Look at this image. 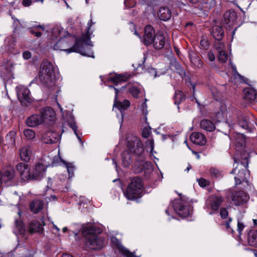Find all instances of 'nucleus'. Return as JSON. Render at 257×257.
<instances>
[{
	"label": "nucleus",
	"mask_w": 257,
	"mask_h": 257,
	"mask_svg": "<svg viewBox=\"0 0 257 257\" xmlns=\"http://www.w3.org/2000/svg\"><path fill=\"white\" fill-rule=\"evenodd\" d=\"M16 170L20 176L24 177H31L30 174V169L28 164L24 163H20L16 166Z\"/></svg>",
	"instance_id": "nucleus-23"
},
{
	"label": "nucleus",
	"mask_w": 257,
	"mask_h": 257,
	"mask_svg": "<svg viewBox=\"0 0 257 257\" xmlns=\"http://www.w3.org/2000/svg\"><path fill=\"white\" fill-rule=\"evenodd\" d=\"M149 73L154 78L157 77V73L154 68H151L149 71Z\"/></svg>",
	"instance_id": "nucleus-52"
},
{
	"label": "nucleus",
	"mask_w": 257,
	"mask_h": 257,
	"mask_svg": "<svg viewBox=\"0 0 257 257\" xmlns=\"http://www.w3.org/2000/svg\"><path fill=\"white\" fill-rule=\"evenodd\" d=\"M178 195L180 199H175L172 202V206L175 212L180 216L186 217L190 214L191 208L189 203L185 200L181 194Z\"/></svg>",
	"instance_id": "nucleus-7"
},
{
	"label": "nucleus",
	"mask_w": 257,
	"mask_h": 257,
	"mask_svg": "<svg viewBox=\"0 0 257 257\" xmlns=\"http://www.w3.org/2000/svg\"><path fill=\"white\" fill-rule=\"evenodd\" d=\"M55 73L53 66L48 61L43 62L40 68L39 79L44 85L50 87L54 84Z\"/></svg>",
	"instance_id": "nucleus-3"
},
{
	"label": "nucleus",
	"mask_w": 257,
	"mask_h": 257,
	"mask_svg": "<svg viewBox=\"0 0 257 257\" xmlns=\"http://www.w3.org/2000/svg\"><path fill=\"white\" fill-rule=\"evenodd\" d=\"M242 179V181H241L240 180V178H235V182L236 183V185L240 184L241 183H247V181L246 180V178H241Z\"/></svg>",
	"instance_id": "nucleus-53"
},
{
	"label": "nucleus",
	"mask_w": 257,
	"mask_h": 257,
	"mask_svg": "<svg viewBox=\"0 0 257 257\" xmlns=\"http://www.w3.org/2000/svg\"><path fill=\"white\" fill-rule=\"evenodd\" d=\"M66 167L68 172L69 177H72L74 175L75 167L72 163H65Z\"/></svg>",
	"instance_id": "nucleus-43"
},
{
	"label": "nucleus",
	"mask_w": 257,
	"mask_h": 257,
	"mask_svg": "<svg viewBox=\"0 0 257 257\" xmlns=\"http://www.w3.org/2000/svg\"><path fill=\"white\" fill-rule=\"evenodd\" d=\"M227 197L230 198L235 206H240L246 203L249 200V195L243 191H232L226 192Z\"/></svg>",
	"instance_id": "nucleus-8"
},
{
	"label": "nucleus",
	"mask_w": 257,
	"mask_h": 257,
	"mask_svg": "<svg viewBox=\"0 0 257 257\" xmlns=\"http://www.w3.org/2000/svg\"><path fill=\"white\" fill-rule=\"evenodd\" d=\"M31 53L30 52L26 51L23 52V56L25 59H29L31 57Z\"/></svg>",
	"instance_id": "nucleus-55"
},
{
	"label": "nucleus",
	"mask_w": 257,
	"mask_h": 257,
	"mask_svg": "<svg viewBox=\"0 0 257 257\" xmlns=\"http://www.w3.org/2000/svg\"><path fill=\"white\" fill-rule=\"evenodd\" d=\"M190 139L193 144L197 145L203 146L206 143V139L204 135L198 132L193 133Z\"/></svg>",
	"instance_id": "nucleus-19"
},
{
	"label": "nucleus",
	"mask_w": 257,
	"mask_h": 257,
	"mask_svg": "<svg viewBox=\"0 0 257 257\" xmlns=\"http://www.w3.org/2000/svg\"><path fill=\"white\" fill-rule=\"evenodd\" d=\"M199 186L201 187H205L210 184V181L204 178H199L197 180Z\"/></svg>",
	"instance_id": "nucleus-42"
},
{
	"label": "nucleus",
	"mask_w": 257,
	"mask_h": 257,
	"mask_svg": "<svg viewBox=\"0 0 257 257\" xmlns=\"http://www.w3.org/2000/svg\"><path fill=\"white\" fill-rule=\"evenodd\" d=\"M41 116L43 119V123L49 125L55 120L56 114L52 107H46L41 109Z\"/></svg>",
	"instance_id": "nucleus-10"
},
{
	"label": "nucleus",
	"mask_w": 257,
	"mask_h": 257,
	"mask_svg": "<svg viewBox=\"0 0 257 257\" xmlns=\"http://www.w3.org/2000/svg\"><path fill=\"white\" fill-rule=\"evenodd\" d=\"M168 40V36L162 32H158L155 35V37L152 43L153 47L157 50L163 49Z\"/></svg>",
	"instance_id": "nucleus-13"
},
{
	"label": "nucleus",
	"mask_w": 257,
	"mask_h": 257,
	"mask_svg": "<svg viewBox=\"0 0 257 257\" xmlns=\"http://www.w3.org/2000/svg\"><path fill=\"white\" fill-rule=\"evenodd\" d=\"M82 234L86 238V245L91 249H99L105 243L104 237L99 236L97 234L101 232L100 229L92 225L83 227Z\"/></svg>",
	"instance_id": "nucleus-1"
},
{
	"label": "nucleus",
	"mask_w": 257,
	"mask_h": 257,
	"mask_svg": "<svg viewBox=\"0 0 257 257\" xmlns=\"http://www.w3.org/2000/svg\"><path fill=\"white\" fill-rule=\"evenodd\" d=\"M16 91L19 100L21 103L26 105L32 102L30 90L23 85H19L16 87Z\"/></svg>",
	"instance_id": "nucleus-9"
},
{
	"label": "nucleus",
	"mask_w": 257,
	"mask_h": 257,
	"mask_svg": "<svg viewBox=\"0 0 257 257\" xmlns=\"http://www.w3.org/2000/svg\"><path fill=\"white\" fill-rule=\"evenodd\" d=\"M144 31L143 42L147 46L150 45L153 42L155 37V30L152 26L148 25L146 27Z\"/></svg>",
	"instance_id": "nucleus-15"
},
{
	"label": "nucleus",
	"mask_w": 257,
	"mask_h": 257,
	"mask_svg": "<svg viewBox=\"0 0 257 257\" xmlns=\"http://www.w3.org/2000/svg\"><path fill=\"white\" fill-rule=\"evenodd\" d=\"M244 228V225L243 223H242L240 220H238L237 222V231H238L239 234H240L241 232Z\"/></svg>",
	"instance_id": "nucleus-49"
},
{
	"label": "nucleus",
	"mask_w": 257,
	"mask_h": 257,
	"mask_svg": "<svg viewBox=\"0 0 257 257\" xmlns=\"http://www.w3.org/2000/svg\"><path fill=\"white\" fill-rule=\"evenodd\" d=\"M150 135V131L147 128H144L142 132V136L144 138H148Z\"/></svg>",
	"instance_id": "nucleus-51"
},
{
	"label": "nucleus",
	"mask_w": 257,
	"mask_h": 257,
	"mask_svg": "<svg viewBox=\"0 0 257 257\" xmlns=\"http://www.w3.org/2000/svg\"><path fill=\"white\" fill-rule=\"evenodd\" d=\"M16 250H20L22 251L23 252L22 254L24 256H26L28 252V249L24 246H17Z\"/></svg>",
	"instance_id": "nucleus-50"
},
{
	"label": "nucleus",
	"mask_w": 257,
	"mask_h": 257,
	"mask_svg": "<svg viewBox=\"0 0 257 257\" xmlns=\"http://www.w3.org/2000/svg\"><path fill=\"white\" fill-rule=\"evenodd\" d=\"M43 208V203L39 200H35L30 204V209L34 213H38Z\"/></svg>",
	"instance_id": "nucleus-30"
},
{
	"label": "nucleus",
	"mask_w": 257,
	"mask_h": 257,
	"mask_svg": "<svg viewBox=\"0 0 257 257\" xmlns=\"http://www.w3.org/2000/svg\"><path fill=\"white\" fill-rule=\"evenodd\" d=\"M62 29L58 27H54L52 31V39L53 41H57V44L59 43L60 44L64 42V40H62V37L61 36Z\"/></svg>",
	"instance_id": "nucleus-26"
},
{
	"label": "nucleus",
	"mask_w": 257,
	"mask_h": 257,
	"mask_svg": "<svg viewBox=\"0 0 257 257\" xmlns=\"http://www.w3.org/2000/svg\"><path fill=\"white\" fill-rule=\"evenodd\" d=\"M158 15L161 20L166 21L171 18V12L168 8L161 7L158 13Z\"/></svg>",
	"instance_id": "nucleus-27"
},
{
	"label": "nucleus",
	"mask_w": 257,
	"mask_h": 257,
	"mask_svg": "<svg viewBox=\"0 0 257 257\" xmlns=\"http://www.w3.org/2000/svg\"><path fill=\"white\" fill-rule=\"evenodd\" d=\"M231 67L232 69L233 73L234 75H237L239 77H241V76L237 72L236 67L233 64L230 63Z\"/></svg>",
	"instance_id": "nucleus-56"
},
{
	"label": "nucleus",
	"mask_w": 257,
	"mask_h": 257,
	"mask_svg": "<svg viewBox=\"0 0 257 257\" xmlns=\"http://www.w3.org/2000/svg\"><path fill=\"white\" fill-rule=\"evenodd\" d=\"M210 174L212 176H214L215 177L223 176L224 174L222 171H219V170L212 168L210 169Z\"/></svg>",
	"instance_id": "nucleus-44"
},
{
	"label": "nucleus",
	"mask_w": 257,
	"mask_h": 257,
	"mask_svg": "<svg viewBox=\"0 0 257 257\" xmlns=\"http://www.w3.org/2000/svg\"><path fill=\"white\" fill-rule=\"evenodd\" d=\"M127 147L130 151L136 155L140 159L138 162L140 164L137 167V164H135L133 168V170L136 173H140L143 169L144 157L143 154L145 152V150L143 143L140 139L136 136H131L130 138H127Z\"/></svg>",
	"instance_id": "nucleus-2"
},
{
	"label": "nucleus",
	"mask_w": 257,
	"mask_h": 257,
	"mask_svg": "<svg viewBox=\"0 0 257 257\" xmlns=\"http://www.w3.org/2000/svg\"><path fill=\"white\" fill-rule=\"evenodd\" d=\"M85 44L87 45L92 46V42L90 40V38L87 35L83 36L80 40H77L74 46L70 49H63V51L70 53L72 52H75L80 53L83 56L94 58L92 53L88 54L85 52V50L83 47V44Z\"/></svg>",
	"instance_id": "nucleus-6"
},
{
	"label": "nucleus",
	"mask_w": 257,
	"mask_h": 257,
	"mask_svg": "<svg viewBox=\"0 0 257 257\" xmlns=\"http://www.w3.org/2000/svg\"><path fill=\"white\" fill-rule=\"evenodd\" d=\"M190 60L193 65L198 68H200L203 66V62L200 57L197 55L190 57Z\"/></svg>",
	"instance_id": "nucleus-36"
},
{
	"label": "nucleus",
	"mask_w": 257,
	"mask_h": 257,
	"mask_svg": "<svg viewBox=\"0 0 257 257\" xmlns=\"http://www.w3.org/2000/svg\"><path fill=\"white\" fill-rule=\"evenodd\" d=\"M232 219L229 218L228 220L225 221L223 223V225L225 226L226 228L229 231V229L230 228V223L231 222Z\"/></svg>",
	"instance_id": "nucleus-58"
},
{
	"label": "nucleus",
	"mask_w": 257,
	"mask_h": 257,
	"mask_svg": "<svg viewBox=\"0 0 257 257\" xmlns=\"http://www.w3.org/2000/svg\"><path fill=\"white\" fill-rule=\"evenodd\" d=\"M147 144L150 146L151 148V154L152 155L154 156V153L156 154V152L154 151V141L153 139L148 140L147 142Z\"/></svg>",
	"instance_id": "nucleus-47"
},
{
	"label": "nucleus",
	"mask_w": 257,
	"mask_h": 257,
	"mask_svg": "<svg viewBox=\"0 0 257 257\" xmlns=\"http://www.w3.org/2000/svg\"><path fill=\"white\" fill-rule=\"evenodd\" d=\"M69 125L72 128V130H73V131H74L75 134L76 135V136H77V138L79 139L80 142L82 143V141H81L80 138L79 137V136H78V134L77 133V127L75 123L74 122H70L69 123Z\"/></svg>",
	"instance_id": "nucleus-45"
},
{
	"label": "nucleus",
	"mask_w": 257,
	"mask_h": 257,
	"mask_svg": "<svg viewBox=\"0 0 257 257\" xmlns=\"http://www.w3.org/2000/svg\"><path fill=\"white\" fill-rule=\"evenodd\" d=\"M185 99V96L180 90L175 91L174 95L175 104L178 105Z\"/></svg>",
	"instance_id": "nucleus-37"
},
{
	"label": "nucleus",
	"mask_w": 257,
	"mask_h": 257,
	"mask_svg": "<svg viewBox=\"0 0 257 257\" xmlns=\"http://www.w3.org/2000/svg\"><path fill=\"white\" fill-rule=\"evenodd\" d=\"M200 127L207 132H213L215 129L214 124L210 120L203 119L200 123Z\"/></svg>",
	"instance_id": "nucleus-29"
},
{
	"label": "nucleus",
	"mask_w": 257,
	"mask_h": 257,
	"mask_svg": "<svg viewBox=\"0 0 257 257\" xmlns=\"http://www.w3.org/2000/svg\"><path fill=\"white\" fill-rule=\"evenodd\" d=\"M61 257H73V256L68 253H64L62 254Z\"/></svg>",
	"instance_id": "nucleus-64"
},
{
	"label": "nucleus",
	"mask_w": 257,
	"mask_h": 257,
	"mask_svg": "<svg viewBox=\"0 0 257 257\" xmlns=\"http://www.w3.org/2000/svg\"><path fill=\"white\" fill-rule=\"evenodd\" d=\"M14 175L15 170L11 166L5 168L2 172L0 171V177H13Z\"/></svg>",
	"instance_id": "nucleus-35"
},
{
	"label": "nucleus",
	"mask_w": 257,
	"mask_h": 257,
	"mask_svg": "<svg viewBox=\"0 0 257 257\" xmlns=\"http://www.w3.org/2000/svg\"><path fill=\"white\" fill-rule=\"evenodd\" d=\"M223 201V198L221 196H212L206 200L205 207L208 211L209 210L217 211Z\"/></svg>",
	"instance_id": "nucleus-12"
},
{
	"label": "nucleus",
	"mask_w": 257,
	"mask_h": 257,
	"mask_svg": "<svg viewBox=\"0 0 257 257\" xmlns=\"http://www.w3.org/2000/svg\"><path fill=\"white\" fill-rule=\"evenodd\" d=\"M16 133L14 132H10L6 137V140L8 143L10 145L15 144V135Z\"/></svg>",
	"instance_id": "nucleus-39"
},
{
	"label": "nucleus",
	"mask_w": 257,
	"mask_h": 257,
	"mask_svg": "<svg viewBox=\"0 0 257 257\" xmlns=\"http://www.w3.org/2000/svg\"><path fill=\"white\" fill-rule=\"evenodd\" d=\"M144 191V184L142 178H133L124 192L128 200H134L142 196Z\"/></svg>",
	"instance_id": "nucleus-4"
},
{
	"label": "nucleus",
	"mask_w": 257,
	"mask_h": 257,
	"mask_svg": "<svg viewBox=\"0 0 257 257\" xmlns=\"http://www.w3.org/2000/svg\"><path fill=\"white\" fill-rule=\"evenodd\" d=\"M109 88H113L115 90V97L113 106L117 107L120 111L125 110L130 105V102L127 100H124L122 102L117 101L118 90L112 86H109Z\"/></svg>",
	"instance_id": "nucleus-17"
},
{
	"label": "nucleus",
	"mask_w": 257,
	"mask_h": 257,
	"mask_svg": "<svg viewBox=\"0 0 257 257\" xmlns=\"http://www.w3.org/2000/svg\"><path fill=\"white\" fill-rule=\"evenodd\" d=\"M244 98L249 102H254L257 99L256 91L250 87L245 88L243 90Z\"/></svg>",
	"instance_id": "nucleus-21"
},
{
	"label": "nucleus",
	"mask_w": 257,
	"mask_h": 257,
	"mask_svg": "<svg viewBox=\"0 0 257 257\" xmlns=\"http://www.w3.org/2000/svg\"><path fill=\"white\" fill-rule=\"evenodd\" d=\"M31 154L32 150L29 146H25L20 150L21 159L26 162H28L30 160Z\"/></svg>",
	"instance_id": "nucleus-25"
},
{
	"label": "nucleus",
	"mask_w": 257,
	"mask_h": 257,
	"mask_svg": "<svg viewBox=\"0 0 257 257\" xmlns=\"http://www.w3.org/2000/svg\"><path fill=\"white\" fill-rule=\"evenodd\" d=\"M248 154H243L240 159L234 158L235 163L238 164L231 172V174L236 175L238 177H246L250 175V172L247 169Z\"/></svg>",
	"instance_id": "nucleus-5"
},
{
	"label": "nucleus",
	"mask_w": 257,
	"mask_h": 257,
	"mask_svg": "<svg viewBox=\"0 0 257 257\" xmlns=\"http://www.w3.org/2000/svg\"><path fill=\"white\" fill-rule=\"evenodd\" d=\"M30 32L31 34H34L35 36L38 38L42 36V33L39 31H35L33 29H30Z\"/></svg>",
	"instance_id": "nucleus-57"
},
{
	"label": "nucleus",
	"mask_w": 257,
	"mask_h": 257,
	"mask_svg": "<svg viewBox=\"0 0 257 257\" xmlns=\"http://www.w3.org/2000/svg\"><path fill=\"white\" fill-rule=\"evenodd\" d=\"M24 134L28 140H32L35 137V133L31 129H25L24 131Z\"/></svg>",
	"instance_id": "nucleus-40"
},
{
	"label": "nucleus",
	"mask_w": 257,
	"mask_h": 257,
	"mask_svg": "<svg viewBox=\"0 0 257 257\" xmlns=\"http://www.w3.org/2000/svg\"><path fill=\"white\" fill-rule=\"evenodd\" d=\"M117 246L119 251L124 255L126 256V257H135L132 252L129 251L126 248L122 246L120 243H118Z\"/></svg>",
	"instance_id": "nucleus-38"
},
{
	"label": "nucleus",
	"mask_w": 257,
	"mask_h": 257,
	"mask_svg": "<svg viewBox=\"0 0 257 257\" xmlns=\"http://www.w3.org/2000/svg\"><path fill=\"white\" fill-rule=\"evenodd\" d=\"M200 45L202 47L205 48L208 46V43L207 41L205 40H201L200 41Z\"/></svg>",
	"instance_id": "nucleus-62"
},
{
	"label": "nucleus",
	"mask_w": 257,
	"mask_h": 257,
	"mask_svg": "<svg viewBox=\"0 0 257 257\" xmlns=\"http://www.w3.org/2000/svg\"><path fill=\"white\" fill-rule=\"evenodd\" d=\"M59 139V134L54 131H48L44 133L42 137V141L45 144H53Z\"/></svg>",
	"instance_id": "nucleus-16"
},
{
	"label": "nucleus",
	"mask_w": 257,
	"mask_h": 257,
	"mask_svg": "<svg viewBox=\"0 0 257 257\" xmlns=\"http://www.w3.org/2000/svg\"><path fill=\"white\" fill-rule=\"evenodd\" d=\"M0 69V75L4 80L10 79L13 77L12 71L14 69V64L11 61L5 60Z\"/></svg>",
	"instance_id": "nucleus-11"
},
{
	"label": "nucleus",
	"mask_w": 257,
	"mask_h": 257,
	"mask_svg": "<svg viewBox=\"0 0 257 257\" xmlns=\"http://www.w3.org/2000/svg\"><path fill=\"white\" fill-rule=\"evenodd\" d=\"M26 231L25 227L23 223L19 220H16L15 222V226L14 229V232L17 235L23 234Z\"/></svg>",
	"instance_id": "nucleus-32"
},
{
	"label": "nucleus",
	"mask_w": 257,
	"mask_h": 257,
	"mask_svg": "<svg viewBox=\"0 0 257 257\" xmlns=\"http://www.w3.org/2000/svg\"><path fill=\"white\" fill-rule=\"evenodd\" d=\"M46 171V168L45 166L38 163L35 166L34 171L32 174V177H40L41 176H43Z\"/></svg>",
	"instance_id": "nucleus-33"
},
{
	"label": "nucleus",
	"mask_w": 257,
	"mask_h": 257,
	"mask_svg": "<svg viewBox=\"0 0 257 257\" xmlns=\"http://www.w3.org/2000/svg\"><path fill=\"white\" fill-rule=\"evenodd\" d=\"M122 164L124 167H128L132 162L131 155L128 151H124L121 154Z\"/></svg>",
	"instance_id": "nucleus-34"
},
{
	"label": "nucleus",
	"mask_w": 257,
	"mask_h": 257,
	"mask_svg": "<svg viewBox=\"0 0 257 257\" xmlns=\"http://www.w3.org/2000/svg\"><path fill=\"white\" fill-rule=\"evenodd\" d=\"M43 224L39 221H32L29 225V232L31 233L38 232L39 233H42L43 231Z\"/></svg>",
	"instance_id": "nucleus-24"
},
{
	"label": "nucleus",
	"mask_w": 257,
	"mask_h": 257,
	"mask_svg": "<svg viewBox=\"0 0 257 257\" xmlns=\"http://www.w3.org/2000/svg\"><path fill=\"white\" fill-rule=\"evenodd\" d=\"M248 243L249 245L257 247V231L250 230L247 236Z\"/></svg>",
	"instance_id": "nucleus-31"
},
{
	"label": "nucleus",
	"mask_w": 257,
	"mask_h": 257,
	"mask_svg": "<svg viewBox=\"0 0 257 257\" xmlns=\"http://www.w3.org/2000/svg\"><path fill=\"white\" fill-rule=\"evenodd\" d=\"M191 3L192 4H203L205 2V1L204 0H189Z\"/></svg>",
	"instance_id": "nucleus-61"
},
{
	"label": "nucleus",
	"mask_w": 257,
	"mask_h": 257,
	"mask_svg": "<svg viewBox=\"0 0 257 257\" xmlns=\"http://www.w3.org/2000/svg\"><path fill=\"white\" fill-rule=\"evenodd\" d=\"M211 34L215 39L220 41L223 37L224 31L221 27L215 26L212 28Z\"/></svg>",
	"instance_id": "nucleus-28"
},
{
	"label": "nucleus",
	"mask_w": 257,
	"mask_h": 257,
	"mask_svg": "<svg viewBox=\"0 0 257 257\" xmlns=\"http://www.w3.org/2000/svg\"><path fill=\"white\" fill-rule=\"evenodd\" d=\"M255 122L250 120L248 116L241 115L238 118V125L248 132H252L255 130Z\"/></svg>",
	"instance_id": "nucleus-14"
},
{
	"label": "nucleus",
	"mask_w": 257,
	"mask_h": 257,
	"mask_svg": "<svg viewBox=\"0 0 257 257\" xmlns=\"http://www.w3.org/2000/svg\"><path fill=\"white\" fill-rule=\"evenodd\" d=\"M228 58L227 54L223 50L219 51L218 59L222 63L225 62Z\"/></svg>",
	"instance_id": "nucleus-41"
},
{
	"label": "nucleus",
	"mask_w": 257,
	"mask_h": 257,
	"mask_svg": "<svg viewBox=\"0 0 257 257\" xmlns=\"http://www.w3.org/2000/svg\"><path fill=\"white\" fill-rule=\"evenodd\" d=\"M220 214L222 218H226L228 216V212L225 208H222L220 210Z\"/></svg>",
	"instance_id": "nucleus-48"
},
{
	"label": "nucleus",
	"mask_w": 257,
	"mask_h": 257,
	"mask_svg": "<svg viewBox=\"0 0 257 257\" xmlns=\"http://www.w3.org/2000/svg\"><path fill=\"white\" fill-rule=\"evenodd\" d=\"M43 123V119L41 115L33 114L29 117L27 120L26 123L31 127H35Z\"/></svg>",
	"instance_id": "nucleus-22"
},
{
	"label": "nucleus",
	"mask_w": 257,
	"mask_h": 257,
	"mask_svg": "<svg viewBox=\"0 0 257 257\" xmlns=\"http://www.w3.org/2000/svg\"><path fill=\"white\" fill-rule=\"evenodd\" d=\"M238 137L240 138V139H236V142L237 144L240 146H243L245 144V140L244 138V136L242 134H238Z\"/></svg>",
	"instance_id": "nucleus-46"
},
{
	"label": "nucleus",
	"mask_w": 257,
	"mask_h": 257,
	"mask_svg": "<svg viewBox=\"0 0 257 257\" xmlns=\"http://www.w3.org/2000/svg\"><path fill=\"white\" fill-rule=\"evenodd\" d=\"M113 182L114 183H116V182L118 183L119 184V186L121 187V188H122V184L121 183L120 179L119 178H116V179H114L113 181Z\"/></svg>",
	"instance_id": "nucleus-63"
},
{
	"label": "nucleus",
	"mask_w": 257,
	"mask_h": 257,
	"mask_svg": "<svg viewBox=\"0 0 257 257\" xmlns=\"http://www.w3.org/2000/svg\"><path fill=\"white\" fill-rule=\"evenodd\" d=\"M141 109L144 113L145 114H147V104L146 102L143 103L141 105Z\"/></svg>",
	"instance_id": "nucleus-60"
},
{
	"label": "nucleus",
	"mask_w": 257,
	"mask_h": 257,
	"mask_svg": "<svg viewBox=\"0 0 257 257\" xmlns=\"http://www.w3.org/2000/svg\"><path fill=\"white\" fill-rule=\"evenodd\" d=\"M32 0H23L22 4L24 7H29L32 4Z\"/></svg>",
	"instance_id": "nucleus-59"
},
{
	"label": "nucleus",
	"mask_w": 257,
	"mask_h": 257,
	"mask_svg": "<svg viewBox=\"0 0 257 257\" xmlns=\"http://www.w3.org/2000/svg\"><path fill=\"white\" fill-rule=\"evenodd\" d=\"M131 77V75L126 73L119 74H115L109 77L108 81L112 82L114 84L117 85L121 82L127 81Z\"/></svg>",
	"instance_id": "nucleus-18"
},
{
	"label": "nucleus",
	"mask_w": 257,
	"mask_h": 257,
	"mask_svg": "<svg viewBox=\"0 0 257 257\" xmlns=\"http://www.w3.org/2000/svg\"><path fill=\"white\" fill-rule=\"evenodd\" d=\"M138 83L130 82L126 84L125 86H122L121 90L126 88L128 91L135 98H137L140 92V89L138 87Z\"/></svg>",
	"instance_id": "nucleus-20"
},
{
	"label": "nucleus",
	"mask_w": 257,
	"mask_h": 257,
	"mask_svg": "<svg viewBox=\"0 0 257 257\" xmlns=\"http://www.w3.org/2000/svg\"><path fill=\"white\" fill-rule=\"evenodd\" d=\"M208 58L211 62H213L215 60V57L213 53L211 51H209L207 53Z\"/></svg>",
	"instance_id": "nucleus-54"
}]
</instances>
